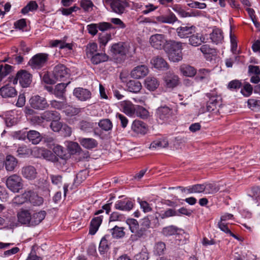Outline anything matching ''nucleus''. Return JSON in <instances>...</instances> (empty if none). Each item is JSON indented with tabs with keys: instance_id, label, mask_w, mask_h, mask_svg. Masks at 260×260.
<instances>
[{
	"instance_id": "16",
	"label": "nucleus",
	"mask_w": 260,
	"mask_h": 260,
	"mask_svg": "<svg viewBox=\"0 0 260 260\" xmlns=\"http://www.w3.org/2000/svg\"><path fill=\"white\" fill-rule=\"evenodd\" d=\"M150 63L154 68L159 70H166L169 68L166 61L159 56L153 57L151 60Z\"/></svg>"
},
{
	"instance_id": "53",
	"label": "nucleus",
	"mask_w": 260,
	"mask_h": 260,
	"mask_svg": "<svg viewBox=\"0 0 260 260\" xmlns=\"http://www.w3.org/2000/svg\"><path fill=\"white\" fill-rule=\"evenodd\" d=\"M81 7L84 11L89 12L92 10L94 5L91 0H81L80 2Z\"/></svg>"
},
{
	"instance_id": "10",
	"label": "nucleus",
	"mask_w": 260,
	"mask_h": 260,
	"mask_svg": "<svg viewBox=\"0 0 260 260\" xmlns=\"http://www.w3.org/2000/svg\"><path fill=\"white\" fill-rule=\"evenodd\" d=\"M29 104L34 109L40 110L47 109L49 106L45 98L38 95L32 96L29 100Z\"/></svg>"
},
{
	"instance_id": "64",
	"label": "nucleus",
	"mask_w": 260,
	"mask_h": 260,
	"mask_svg": "<svg viewBox=\"0 0 260 260\" xmlns=\"http://www.w3.org/2000/svg\"><path fill=\"white\" fill-rule=\"evenodd\" d=\"M63 124L59 120H53L51 122L50 127L52 131L58 132L61 129Z\"/></svg>"
},
{
	"instance_id": "25",
	"label": "nucleus",
	"mask_w": 260,
	"mask_h": 260,
	"mask_svg": "<svg viewBox=\"0 0 260 260\" xmlns=\"http://www.w3.org/2000/svg\"><path fill=\"white\" fill-rule=\"evenodd\" d=\"M183 43L172 40H168L167 45L165 50L167 53L169 52L182 51L183 49Z\"/></svg>"
},
{
	"instance_id": "40",
	"label": "nucleus",
	"mask_w": 260,
	"mask_h": 260,
	"mask_svg": "<svg viewBox=\"0 0 260 260\" xmlns=\"http://www.w3.org/2000/svg\"><path fill=\"white\" fill-rule=\"evenodd\" d=\"M109 238V236L105 235L101 240L99 247V250L101 254H105L109 249V244L108 241Z\"/></svg>"
},
{
	"instance_id": "41",
	"label": "nucleus",
	"mask_w": 260,
	"mask_h": 260,
	"mask_svg": "<svg viewBox=\"0 0 260 260\" xmlns=\"http://www.w3.org/2000/svg\"><path fill=\"white\" fill-rule=\"evenodd\" d=\"M31 196V191L25 192L22 194L15 197L13 200L14 204L20 205L28 201L29 197Z\"/></svg>"
},
{
	"instance_id": "58",
	"label": "nucleus",
	"mask_w": 260,
	"mask_h": 260,
	"mask_svg": "<svg viewBox=\"0 0 260 260\" xmlns=\"http://www.w3.org/2000/svg\"><path fill=\"white\" fill-rule=\"evenodd\" d=\"M253 88L249 83H246L241 90V93L245 96L248 97L252 93Z\"/></svg>"
},
{
	"instance_id": "2",
	"label": "nucleus",
	"mask_w": 260,
	"mask_h": 260,
	"mask_svg": "<svg viewBox=\"0 0 260 260\" xmlns=\"http://www.w3.org/2000/svg\"><path fill=\"white\" fill-rule=\"evenodd\" d=\"M6 185L12 192H18L23 187L22 180L19 176L13 174L8 177Z\"/></svg>"
},
{
	"instance_id": "17",
	"label": "nucleus",
	"mask_w": 260,
	"mask_h": 260,
	"mask_svg": "<svg viewBox=\"0 0 260 260\" xmlns=\"http://www.w3.org/2000/svg\"><path fill=\"white\" fill-rule=\"evenodd\" d=\"M110 51L114 54L124 55L128 52V48L125 43H118L111 46Z\"/></svg>"
},
{
	"instance_id": "39",
	"label": "nucleus",
	"mask_w": 260,
	"mask_h": 260,
	"mask_svg": "<svg viewBox=\"0 0 260 260\" xmlns=\"http://www.w3.org/2000/svg\"><path fill=\"white\" fill-rule=\"evenodd\" d=\"M205 39L201 34L193 35L189 37V44L193 46H198L202 43L205 42Z\"/></svg>"
},
{
	"instance_id": "15",
	"label": "nucleus",
	"mask_w": 260,
	"mask_h": 260,
	"mask_svg": "<svg viewBox=\"0 0 260 260\" xmlns=\"http://www.w3.org/2000/svg\"><path fill=\"white\" fill-rule=\"evenodd\" d=\"M18 221L21 224L30 226L31 213L28 210L21 209L17 214Z\"/></svg>"
},
{
	"instance_id": "42",
	"label": "nucleus",
	"mask_w": 260,
	"mask_h": 260,
	"mask_svg": "<svg viewBox=\"0 0 260 260\" xmlns=\"http://www.w3.org/2000/svg\"><path fill=\"white\" fill-rule=\"evenodd\" d=\"M204 186V193L206 194H214L219 190V187L213 183H205Z\"/></svg>"
},
{
	"instance_id": "7",
	"label": "nucleus",
	"mask_w": 260,
	"mask_h": 260,
	"mask_svg": "<svg viewBox=\"0 0 260 260\" xmlns=\"http://www.w3.org/2000/svg\"><path fill=\"white\" fill-rule=\"evenodd\" d=\"M53 74L56 81H68L70 77L69 69L62 64H58L54 67Z\"/></svg>"
},
{
	"instance_id": "48",
	"label": "nucleus",
	"mask_w": 260,
	"mask_h": 260,
	"mask_svg": "<svg viewBox=\"0 0 260 260\" xmlns=\"http://www.w3.org/2000/svg\"><path fill=\"white\" fill-rule=\"evenodd\" d=\"M168 57L170 61L173 62H179L182 59V51L169 52Z\"/></svg>"
},
{
	"instance_id": "1",
	"label": "nucleus",
	"mask_w": 260,
	"mask_h": 260,
	"mask_svg": "<svg viewBox=\"0 0 260 260\" xmlns=\"http://www.w3.org/2000/svg\"><path fill=\"white\" fill-rule=\"evenodd\" d=\"M168 40L164 34H156L151 35L149 39L150 46L158 50L164 49L167 45Z\"/></svg>"
},
{
	"instance_id": "3",
	"label": "nucleus",
	"mask_w": 260,
	"mask_h": 260,
	"mask_svg": "<svg viewBox=\"0 0 260 260\" xmlns=\"http://www.w3.org/2000/svg\"><path fill=\"white\" fill-rule=\"evenodd\" d=\"M26 136L29 142L33 144H38L42 140L40 134L34 130H30L27 132L19 131L16 134V137L19 139H25Z\"/></svg>"
},
{
	"instance_id": "5",
	"label": "nucleus",
	"mask_w": 260,
	"mask_h": 260,
	"mask_svg": "<svg viewBox=\"0 0 260 260\" xmlns=\"http://www.w3.org/2000/svg\"><path fill=\"white\" fill-rule=\"evenodd\" d=\"M105 6H109L112 10L117 14H122L125 8L127 7V3L123 0H103Z\"/></svg>"
},
{
	"instance_id": "14",
	"label": "nucleus",
	"mask_w": 260,
	"mask_h": 260,
	"mask_svg": "<svg viewBox=\"0 0 260 260\" xmlns=\"http://www.w3.org/2000/svg\"><path fill=\"white\" fill-rule=\"evenodd\" d=\"M134 206V202L129 199L118 200L114 205L116 209L121 211H129Z\"/></svg>"
},
{
	"instance_id": "19",
	"label": "nucleus",
	"mask_w": 260,
	"mask_h": 260,
	"mask_svg": "<svg viewBox=\"0 0 260 260\" xmlns=\"http://www.w3.org/2000/svg\"><path fill=\"white\" fill-rule=\"evenodd\" d=\"M74 95L79 100L85 101L90 99L91 92L86 89L83 88H76L73 92Z\"/></svg>"
},
{
	"instance_id": "33",
	"label": "nucleus",
	"mask_w": 260,
	"mask_h": 260,
	"mask_svg": "<svg viewBox=\"0 0 260 260\" xmlns=\"http://www.w3.org/2000/svg\"><path fill=\"white\" fill-rule=\"evenodd\" d=\"M168 141L166 138H160L153 141L149 146L150 149H156L167 147Z\"/></svg>"
},
{
	"instance_id": "37",
	"label": "nucleus",
	"mask_w": 260,
	"mask_h": 260,
	"mask_svg": "<svg viewBox=\"0 0 260 260\" xmlns=\"http://www.w3.org/2000/svg\"><path fill=\"white\" fill-rule=\"evenodd\" d=\"M181 229H178L174 225H170L165 227L162 230V234L167 237L173 235H178L179 232L181 231Z\"/></svg>"
},
{
	"instance_id": "29",
	"label": "nucleus",
	"mask_w": 260,
	"mask_h": 260,
	"mask_svg": "<svg viewBox=\"0 0 260 260\" xmlns=\"http://www.w3.org/2000/svg\"><path fill=\"white\" fill-rule=\"evenodd\" d=\"M78 127L84 133L92 132L94 127V123L87 120H82L78 123Z\"/></svg>"
},
{
	"instance_id": "45",
	"label": "nucleus",
	"mask_w": 260,
	"mask_h": 260,
	"mask_svg": "<svg viewBox=\"0 0 260 260\" xmlns=\"http://www.w3.org/2000/svg\"><path fill=\"white\" fill-rule=\"evenodd\" d=\"M99 127L105 131L111 130L113 127V124L111 121L109 119H103L98 123Z\"/></svg>"
},
{
	"instance_id": "34",
	"label": "nucleus",
	"mask_w": 260,
	"mask_h": 260,
	"mask_svg": "<svg viewBox=\"0 0 260 260\" xmlns=\"http://www.w3.org/2000/svg\"><path fill=\"white\" fill-rule=\"evenodd\" d=\"M127 90L134 93L139 92L142 88L140 82L135 80H130L126 83Z\"/></svg>"
},
{
	"instance_id": "28",
	"label": "nucleus",
	"mask_w": 260,
	"mask_h": 260,
	"mask_svg": "<svg viewBox=\"0 0 260 260\" xmlns=\"http://www.w3.org/2000/svg\"><path fill=\"white\" fill-rule=\"evenodd\" d=\"M210 38L212 42L215 44L222 43L223 41V33L222 31L218 28L214 29L212 32L210 34Z\"/></svg>"
},
{
	"instance_id": "38",
	"label": "nucleus",
	"mask_w": 260,
	"mask_h": 260,
	"mask_svg": "<svg viewBox=\"0 0 260 260\" xmlns=\"http://www.w3.org/2000/svg\"><path fill=\"white\" fill-rule=\"evenodd\" d=\"M70 81H68L66 82L62 81V83L57 84L55 86L54 94L57 98L62 97L65 91V88L67 86L70 84Z\"/></svg>"
},
{
	"instance_id": "61",
	"label": "nucleus",
	"mask_w": 260,
	"mask_h": 260,
	"mask_svg": "<svg viewBox=\"0 0 260 260\" xmlns=\"http://www.w3.org/2000/svg\"><path fill=\"white\" fill-rule=\"evenodd\" d=\"M218 226L220 229L221 231H223V232L230 234L231 236L237 238V237L233 234L229 228L228 227V225L224 223L223 222L220 221L218 223Z\"/></svg>"
},
{
	"instance_id": "59",
	"label": "nucleus",
	"mask_w": 260,
	"mask_h": 260,
	"mask_svg": "<svg viewBox=\"0 0 260 260\" xmlns=\"http://www.w3.org/2000/svg\"><path fill=\"white\" fill-rule=\"evenodd\" d=\"M166 248V245L163 242L157 243L154 247V253L158 255L162 254Z\"/></svg>"
},
{
	"instance_id": "30",
	"label": "nucleus",
	"mask_w": 260,
	"mask_h": 260,
	"mask_svg": "<svg viewBox=\"0 0 260 260\" xmlns=\"http://www.w3.org/2000/svg\"><path fill=\"white\" fill-rule=\"evenodd\" d=\"M159 85V81L154 77H148L145 80L146 88L150 91L155 90L158 87Z\"/></svg>"
},
{
	"instance_id": "62",
	"label": "nucleus",
	"mask_w": 260,
	"mask_h": 260,
	"mask_svg": "<svg viewBox=\"0 0 260 260\" xmlns=\"http://www.w3.org/2000/svg\"><path fill=\"white\" fill-rule=\"evenodd\" d=\"M68 148L71 153L74 154L77 152L80 148L78 143L74 142H69L68 144Z\"/></svg>"
},
{
	"instance_id": "4",
	"label": "nucleus",
	"mask_w": 260,
	"mask_h": 260,
	"mask_svg": "<svg viewBox=\"0 0 260 260\" xmlns=\"http://www.w3.org/2000/svg\"><path fill=\"white\" fill-rule=\"evenodd\" d=\"M31 75L25 70H20L18 72L16 77L13 81L14 84H19L22 87H27L31 82Z\"/></svg>"
},
{
	"instance_id": "32",
	"label": "nucleus",
	"mask_w": 260,
	"mask_h": 260,
	"mask_svg": "<svg viewBox=\"0 0 260 260\" xmlns=\"http://www.w3.org/2000/svg\"><path fill=\"white\" fill-rule=\"evenodd\" d=\"M0 95L3 98H12L16 95V91L13 87L5 86L0 89Z\"/></svg>"
},
{
	"instance_id": "22",
	"label": "nucleus",
	"mask_w": 260,
	"mask_h": 260,
	"mask_svg": "<svg viewBox=\"0 0 260 260\" xmlns=\"http://www.w3.org/2000/svg\"><path fill=\"white\" fill-rule=\"evenodd\" d=\"M78 141L83 147L87 149L94 148L98 144L96 140L91 138H79Z\"/></svg>"
},
{
	"instance_id": "56",
	"label": "nucleus",
	"mask_w": 260,
	"mask_h": 260,
	"mask_svg": "<svg viewBox=\"0 0 260 260\" xmlns=\"http://www.w3.org/2000/svg\"><path fill=\"white\" fill-rule=\"evenodd\" d=\"M66 102H60L56 100H52L50 102V104L52 108H55L57 110H63L64 107L66 105Z\"/></svg>"
},
{
	"instance_id": "44",
	"label": "nucleus",
	"mask_w": 260,
	"mask_h": 260,
	"mask_svg": "<svg viewBox=\"0 0 260 260\" xmlns=\"http://www.w3.org/2000/svg\"><path fill=\"white\" fill-rule=\"evenodd\" d=\"M63 112L67 116L71 117L78 114L81 112V109L80 108L68 105V104L66 103V105L64 108Z\"/></svg>"
},
{
	"instance_id": "31",
	"label": "nucleus",
	"mask_w": 260,
	"mask_h": 260,
	"mask_svg": "<svg viewBox=\"0 0 260 260\" xmlns=\"http://www.w3.org/2000/svg\"><path fill=\"white\" fill-rule=\"evenodd\" d=\"M46 212L41 211L31 215L30 226H35L39 224L45 217Z\"/></svg>"
},
{
	"instance_id": "20",
	"label": "nucleus",
	"mask_w": 260,
	"mask_h": 260,
	"mask_svg": "<svg viewBox=\"0 0 260 260\" xmlns=\"http://www.w3.org/2000/svg\"><path fill=\"white\" fill-rule=\"evenodd\" d=\"M194 26H183L177 28L178 36L181 38H188L189 36L196 31Z\"/></svg>"
},
{
	"instance_id": "24",
	"label": "nucleus",
	"mask_w": 260,
	"mask_h": 260,
	"mask_svg": "<svg viewBox=\"0 0 260 260\" xmlns=\"http://www.w3.org/2000/svg\"><path fill=\"white\" fill-rule=\"evenodd\" d=\"M155 19L157 22L162 23L173 24L177 21V18L172 12L167 15L157 16Z\"/></svg>"
},
{
	"instance_id": "43",
	"label": "nucleus",
	"mask_w": 260,
	"mask_h": 260,
	"mask_svg": "<svg viewBox=\"0 0 260 260\" xmlns=\"http://www.w3.org/2000/svg\"><path fill=\"white\" fill-rule=\"evenodd\" d=\"M98 45L96 43L92 42L88 43L86 47V54L88 58H91L97 53Z\"/></svg>"
},
{
	"instance_id": "11",
	"label": "nucleus",
	"mask_w": 260,
	"mask_h": 260,
	"mask_svg": "<svg viewBox=\"0 0 260 260\" xmlns=\"http://www.w3.org/2000/svg\"><path fill=\"white\" fill-rule=\"evenodd\" d=\"M120 110L129 117H135L136 108L137 105L133 104L129 101H123L119 103Z\"/></svg>"
},
{
	"instance_id": "54",
	"label": "nucleus",
	"mask_w": 260,
	"mask_h": 260,
	"mask_svg": "<svg viewBox=\"0 0 260 260\" xmlns=\"http://www.w3.org/2000/svg\"><path fill=\"white\" fill-rule=\"evenodd\" d=\"M11 70L12 67L9 64L0 66V81L11 72Z\"/></svg>"
},
{
	"instance_id": "49",
	"label": "nucleus",
	"mask_w": 260,
	"mask_h": 260,
	"mask_svg": "<svg viewBox=\"0 0 260 260\" xmlns=\"http://www.w3.org/2000/svg\"><path fill=\"white\" fill-rule=\"evenodd\" d=\"M111 230V234L113 238H120L124 237L125 235V233L123 231V228L115 226Z\"/></svg>"
},
{
	"instance_id": "8",
	"label": "nucleus",
	"mask_w": 260,
	"mask_h": 260,
	"mask_svg": "<svg viewBox=\"0 0 260 260\" xmlns=\"http://www.w3.org/2000/svg\"><path fill=\"white\" fill-rule=\"evenodd\" d=\"M174 114L175 111L171 107L166 105L158 107L156 111L157 118L162 122L167 121Z\"/></svg>"
},
{
	"instance_id": "12",
	"label": "nucleus",
	"mask_w": 260,
	"mask_h": 260,
	"mask_svg": "<svg viewBox=\"0 0 260 260\" xmlns=\"http://www.w3.org/2000/svg\"><path fill=\"white\" fill-rule=\"evenodd\" d=\"M149 73V69L145 65H139L134 68L131 72V76L135 79H141L145 77Z\"/></svg>"
},
{
	"instance_id": "26",
	"label": "nucleus",
	"mask_w": 260,
	"mask_h": 260,
	"mask_svg": "<svg viewBox=\"0 0 260 260\" xmlns=\"http://www.w3.org/2000/svg\"><path fill=\"white\" fill-rule=\"evenodd\" d=\"M102 221V216H99L93 218L90 222L89 234L92 235H94L98 231Z\"/></svg>"
},
{
	"instance_id": "60",
	"label": "nucleus",
	"mask_w": 260,
	"mask_h": 260,
	"mask_svg": "<svg viewBox=\"0 0 260 260\" xmlns=\"http://www.w3.org/2000/svg\"><path fill=\"white\" fill-rule=\"evenodd\" d=\"M187 6L192 8H198L200 9H204L207 7L205 3H200L196 1H190L187 3Z\"/></svg>"
},
{
	"instance_id": "63",
	"label": "nucleus",
	"mask_w": 260,
	"mask_h": 260,
	"mask_svg": "<svg viewBox=\"0 0 260 260\" xmlns=\"http://www.w3.org/2000/svg\"><path fill=\"white\" fill-rule=\"evenodd\" d=\"M200 50L204 55L213 54L215 53V50L209 47L208 45H202Z\"/></svg>"
},
{
	"instance_id": "36",
	"label": "nucleus",
	"mask_w": 260,
	"mask_h": 260,
	"mask_svg": "<svg viewBox=\"0 0 260 260\" xmlns=\"http://www.w3.org/2000/svg\"><path fill=\"white\" fill-rule=\"evenodd\" d=\"M90 58L91 62L94 64H98L108 60V56L105 53H96Z\"/></svg>"
},
{
	"instance_id": "55",
	"label": "nucleus",
	"mask_w": 260,
	"mask_h": 260,
	"mask_svg": "<svg viewBox=\"0 0 260 260\" xmlns=\"http://www.w3.org/2000/svg\"><path fill=\"white\" fill-rule=\"evenodd\" d=\"M126 223L128 225L129 229L132 233H135V232H137L139 225L136 219H128L126 220Z\"/></svg>"
},
{
	"instance_id": "51",
	"label": "nucleus",
	"mask_w": 260,
	"mask_h": 260,
	"mask_svg": "<svg viewBox=\"0 0 260 260\" xmlns=\"http://www.w3.org/2000/svg\"><path fill=\"white\" fill-rule=\"evenodd\" d=\"M248 107L252 110L260 109V99H250L247 101Z\"/></svg>"
},
{
	"instance_id": "13",
	"label": "nucleus",
	"mask_w": 260,
	"mask_h": 260,
	"mask_svg": "<svg viewBox=\"0 0 260 260\" xmlns=\"http://www.w3.org/2000/svg\"><path fill=\"white\" fill-rule=\"evenodd\" d=\"M131 129L136 134L143 135L146 134L148 129L145 123L138 120H135L133 122Z\"/></svg>"
},
{
	"instance_id": "21",
	"label": "nucleus",
	"mask_w": 260,
	"mask_h": 260,
	"mask_svg": "<svg viewBox=\"0 0 260 260\" xmlns=\"http://www.w3.org/2000/svg\"><path fill=\"white\" fill-rule=\"evenodd\" d=\"M4 164L7 171L12 172L17 167L18 160L14 156L8 155L5 159Z\"/></svg>"
},
{
	"instance_id": "46",
	"label": "nucleus",
	"mask_w": 260,
	"mask_h": 260,
	"mask_svg": "<svg viewBox=\"0 0 260 260\" xmlns=\"http://www.w3.org/2000/svg\"><path fill=\"white\" fill-rule=\"evenodd\" d=\"M135 117H139L142 119H146L149 116V112L144 107L137 105L136 108Z\"/></svg>"
},
{
	"instance_id": "27",
	"label": "nucleus",
	"mask_w": 260,
	"mask_h": 260,
	"mask_svg": "<svg viewBox=\"0 0 260 260\" xmlns=\"http://www.w3.org/2000/svg\"><path fill=\"white\" fill-rule=\"evenodd\" d=\"M181 73L184 76L192 77L197 74L196 69L188 64H183L179 67Z\"/></svg>"
},
{
	"instance_id": "50",
	"label": "nucleus",
	"mask_w": 260,
	"mask_h": 260,
	"mask_svg": "<svg viewBox=\"0 0 260 260\" xmlns=\"http://www.w3.org/2000/svg\"><path fill=\"white\" fill-rule=\"evenodd\" d=\"M112 39L111 34H104L100 35L99 37V43L101 47H105L107 44Z\"/></svg>"
},
{
	"instance_id": "52",
	"label": "nucleus",
	"mask_w": 260,
	"mask_h": 260,
	"mask_svg": "<svg viewBox=\"0 0 260 260\" xmlns=\"http://www.w3.org/2000/svg\"><path fill=\"white\" fill-rule=\"evenodd\" d=\"M38 7V5L36 2L31 1L21 10V13L23 14H26L30 11H33L36 10Z\"/></svg>"
},
{
	"instance_id": "57",
	"label": "nucleus",
	"mask_w": 260,
	"mask_h": 260,
	"mask_svg": "<svg viewBox=\"0 0 260 260\" xmlns=\"http://www.w3.org/2000/svg\"><path fill=\"white\" fill-rule=\"evenodd\" d=\"M241 86L242 83L240 80H233L229 83L227 87L231 90H234L239 89Z\"/></svg>"
},
{
	"instance_id": "47",
	"label": "nucleus",
	"mask_w": 260,
	"mask_h": 260,
	"mask_svg": "<svg viewBox=\"0 0 260 260\" xmlns=\"http://www.w3.org/2000/svg\"><path fill=\"white\" fill-rule=\"evenodd\" d=\"M28 201L35 206H40L43 204V199L31 191V196L29 197Z\"/></svg>"
},
{
	"instance_id": "9",
	"label": "nucleus",
	"mask_w": 260,
	"mask_h": 260,
	"mask_svg": "<svg viewBox=\"0 0 260 260\" xmlns=\"http://www.w3.org/2000/svg\"><path fill=\"white\" fill-rule=\"evenodd\" d=\"M163 81L164 85L166 88L173 89L179 85L180 78L174 73L169 71L164 75Z\"/></svg>"
},
{
	"instance_id": "6",
	"label": "nucleus",
	"mask_w": 260,
	"mask_h": 260,
	"mask_svg": "<svg viewBox=\"0 0 260 260\" xmlns=\"http://www.w3.org/2000/svg\"><path fill=\"white\" fill-rule=\"evenodd\" d=\"M48 59L47 53H38L34 55L29 61V64L34 69H39L44 67Z\"/></svg>"
},
{
	"instance_id": "18",
	"label": "nucleus",
	"mask_w": 260,
	"mask_h": 260,
	"mask_svg": "<svg viewBox=\"0 0 260 260\" xmlns=\"http://www.w3.org/2000/svg\"><path fill=\"white\" fill-rule=\"evenodd\" d=\"M221 105L219 97H211L207 104V110L210 112L217 113L219 112V107Z\"/></svg>"
},
{
	"instance_id": "35",
	"label": "nucleus",
	"mask_w": 260,
	"mask_h": 260,
	"mask_svg": "<svg viewBox=\"0 0 260 260\" xmlns=\"http://www.w3.org/2000/svg\"><path fill=\"white\" fill-rule=\"evenodd\" d=\"M210 71L206 69H201L198 71L196 80L199 81L208 82L210 80Z\"/></svg>"
},
{
	"instance_id": "23",
	"label": "nucleus",
	"mask_w": 260,
	"mask_h": 260,
	"mask_svg": "<svg viewBox=\"0 0 260 260\" xmlns=\"http://www.w3.org/2000/svg\"><path fill=\"white\" fill-rule=\"evenodd\" d=\"M21 174L26 179L32 180L37 176V171L34 167L28 166L22 168Z\"/></svg>"
}]
</instances>
